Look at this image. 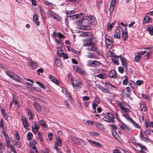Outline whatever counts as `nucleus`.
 Instances as JSON below:
<instances>
[{"label":"nucleus","mask_w":153,"mask_h":153,"mask_svg":"<svg viewBox=\"0 0 153 153\" xmlns=\"http://www.w3.org/2000/svg\"><path fill=\"white\" fill-rule=\"evenodd\" d=\"M120 109L125 111L126 113H128L130 112V110L129 109L124 107V106L121 108Z\"/></svg>","instance_id":"a19ab883"},{"label":"nucleus","mask_w":153,"mask_h":153,"mask_svg":"<svg viewBox=\"0 0 153 153\" xmlns=\"http://www.w3.org/2000/svg\"><path fill=\"white\" fill-rule=\"evenodd\" d=\"M125 79L123 81V84L124 85H126L128 83V78L126 76H124Z\"/></svg>","instance_id":"7c9ffc66"},{"label":"nucleus","mask_w":153,"mask_h":153,"mask_svg":"<svg viewBox=\"0 0 153 153\" xmlns=\"http://www.w3.org/2000/svg\"><path fill=\"white\" fill-rule=\"evenodd\" d=\"M99 88L103 92L109 93L110 92V91L106 88H103L102 86H100L99 87Z\"/></svg>","instance_id":"393cba45"},{"label":"nucleus","mask_w":153,"mask_h":153,"mask_svg":"<svg viewBox=\"0 0 153 153\" xmlns=\"http://www.w3.org/2000/svg\"><path fill=\"white\" fill-rule=\"evenodd\" d=\"M123 116L131 122V121H133V120L130 117L129 115L128 114L124 113L123 114Z\"/></svg>","instance_id":"c756f323"},{"label":"nucleus","mask_w":153,"mask_h":153,"mask_svg":"<svg viewBox=\"0 0 153 153\" xmlns=\"http://www.w3.org/2000/svg\"><path fill=\"white\" fill-rule=\"evenodd\" d=\"M84 19H86L88 22V23L89 24L95 25L97 24L95 18L94 16L91 15L84 16Z\"/></svg>","instance_id":"7ed1b4c3"},{"label":"nucleus","mask_w":153,"mask_h":153,"mask_svg":"<svg viewBox=\"0 0 153 153\" xmlns=\"http://www.w3.org/2000/svg\"><path fill=\"white\" fill-rule=\"evenodd\" d=\"M19 76L16 74H13L11 78L16 81H19Z\"/></svg>","instance_id":"2f4dec72"},{"label":"nucleus","mask_w":153,"mask_h":153,"mask_svg":"<svg viewBox=\"0 0 153 153\" xmlns=\"http://www.w3.org/2000/svg\"><path fill=\"white\" fill-rule=\"evenodd\" d=\"M141 111H145L146 110V107L145 105H141Z\"/></svg>","instance_id":"58836bf2"},{"label":"nucleus","mask_w":153,"mask_h":153,"mask_svg":"<svg viewBox=\"0 0 153 153\" xmlns=\"http://www.w3.org/2000/svg\"><path fill=\"white\" fill-rule=\"evenodd\" d=\"M5 139V141L6 142V145L7 147L9 146H10L11 145H10V141L9 140V138H6Z\"/></svg>","instance_id":"49530a36"},{"label":"nucleus","mask_w":153,"mask_h":153,"mask_svg":"<svg viewBox=\"0 0 153 153\" xmlns=\"http://www.w3.org/2000/svg\"><path fill=\"white\" fill-rule=\"evenodd\" d=\"M89 54L87 55V57L95 59L97 57V56L95 55L93 53L89 52L88 53Z\"/></svg>","instance_id":"b1692460"},{"label":"nucleus","mask_w":153,"mask_h":153,"mask_svg":"<svg viewBox=\"0 0 153 153\" xmlns=\"http://www.w3.org/2000/svg\"><path fill=\"white\" fill-rule=\"evenodd\" d=\"M90 134L92 136H98L99 134L96 132H91Z\"/></svg>","instance_id":"bf43d9fd"},{"label":"nucleus","mask_w":153,"mask_h":153,"mask_svg":"<svg viewBox=\"0 0 153 153\" xmlns=\"http://www.w3.org/2000/svg\"><path fill=\"white\" fill-rule=\"evenodd\" d=\"M43 71H44V69L42 68H39L37 70V72L38 73V74L39 75H40V74H39L40 73H43Z\"/></svg>","instance_id":"603ef678"},{"label":"nucleus","mask_w":153,"mask_h":153,"mask_svg":"<svg viewBox=\"0 0 153 153\" xmlns=\"http://www.w3.org/2000/svg\"><path fill=\"white\" fill-rule=\"evenodd\" d=\"M90 47L87 48L88 51H96V53L99 55H102V52L99 49L97 46L95 45V43L93 42V45H91Z\"/></svg>","instance_id":"f03ea898"},{"label":"nucleus","mask_w":153,"mask_h":153,"mask_svg":"<svg viewBox=\"0 0 153 153\" xmlns=\"http://www.w3.org/2000/svg\"><path fill=\"white\" fill-rule=\"evenodd\" d=\"M76 13V11L75 10L71 11H67L66 14L67 15V17H68L72 15H71V14L73 15Z\"/></svg>","instance_id":"5701e85b"},{"label":"nucleus","mask_w":153,"mask_h":153,"mask_svg":"<svg viewBox=\"0 0 153 153\" xmlns=\"http://www.w3.org/2000/svg\"><path fill=\"white\" fill-rule=\"evenodd\" d=\"M8 148H10L11 149V150L14 153H16V151L15 150L14 146L11 145L10 146H9Z\"/></svg>","instance_id":"09e8293b"},{"label":"nucleus","mask_w":153,"mask_h":153,"mask_svg":"<svg viewBox=\"0 0 153 153\" xmlns=\"http://www.w3.org/2000/svg\"><path fill=\"white\" fill-rule=\"evenodd\" d=\"M4 121L3 119H1L0 122V126L3 128L4 126Z\"/></svg>","instance_id":"0e129e2a"},{"label":"nucleus","mask_w":153,"mask_h":153,"mask_svg":"<svg viewBox=\"0 0 153 153\" xmlns=\"http://www.w3.org/2000/svg\"><path fill=\"white\" fill-rule=\"evenodd\" d=\"M152 21V18L149 16H146L144 17L143 21V23L146 24L149 22H151Z\"/></svg>","instance_id":"4468645a"},{"label":"nucleus","mask_w":153,"mask_h":153,"mask_svg":"<svg viewBox=\"0 0 153 153\" xmlns=\"http://www.w3.org/2000/svg\"><path fill=\"white\" fill-rule=\"evenodd\" d=\"M33 137L32 134L31 132H29L27 134V138L28 140H31Z\"/></svg>","instance_id":"79ce46f5"},{"label":"nucleus","mask_w":153,"mask_h":153,"mask_svg":"<svg viewBox=\"0 0 153 153\" xmlns=\"http://www.w3.org/2000/svg\"><path fill=\"white\" fill-rule=\"evenodd\" d=\"M72 139V141L73 142L74 144H76L78 143V141H77L78 138L74 136H72L71 137Z\"/></svg>","instance_id":"72a5a7b5"},{"label":"nucleus","mask_w":153,"mask_h":153,"mask_svg":"<svg viewBox=\"0 0 153 153\" xmlns=\"http://www.w3.org/2000/svg\"><path fill=\"white\" fill-rule=\"evenodd\" d=\"M27 113L30 117V120L33 117V114L30 111H27Z\"/></svg>","instance_id":"4d7b16f0"},{"label":"nucleus","mask_w":153,"mask_h":153,"mask_svg":"<svg viewBox=\"0 0 153 153\" xmlns=\"http://www.w3.org/2000/svg\"><path fill=\"white\" fill-rule=\"evenodd\" d=\"M104 75L102 74H100L97 75L96 76L100 79H102L105 78Z\"/></svg>","instance_id":"3c124183"},{"label":"nucleus","mask_w":153,"mask_h":153,"mask_svg":"<svg viewBox=\"0 0 153 153\" xmlns=\"http://www.w3.org/2000/svg\"><path fill=\"white\" fill-rule=\"evenodd\" d=\"M118 70L119 72L123 74L124 72V71H125V69H124V67L123 68L122 67L120 66L118 68Z\"/></svg>","instance_id":"c03bdc74"},{"label":"nucleus","mask_w":153,"mask_h":153,"mask_svg":"<svg viewBox=\"0 0 153 153\" xmlns=\"http://www.w3.org/2000/svg\"><path fill=\"white\" fill-rule=\"evenodd\" d=\"M58 36L60 39H62L65 37V36L60 33H58Z\"/></svg>","instance_id":"052dcab7"},{"label":"nucleus","mask_w":153,"mask_h":153,"mask_svg":"<svg viewBox=\"0 0 153 153\" xmlns=\"http://www.w3.org/2000/svg\"><path fill=\"white\" fill-rule=\"evenodd\" d=\"M35 128L37 129H39L40 128V125L39 123L36 121H35L34 123Z\"/></svg>","instance_id":"a18cd8bd"},{"label":"nucleus","mask_w":153,"mask_h":153,"mask_svg":"<svg viewBox=\"0 0 153 153\" xmlns=\"http://www.w3.org/2000/svg\"><path fill=\"white\" fill-rule=\"evenodd\" d=\"M75 83V87L76 88V91H80V88L82 87V84L77 80H76Z\"/></svg>","instance_id":"ddd939ff"},{"label":"nucleus","mask_w":153,"mask_h":153,"mask_svg":"<svg viewBox=\"0 0 153 153\" xmlns=\"http://www.w3.org/2000/svg\"><path fill=\"white\" fill-rule=\"evenodd\" d=\"M112 134L113 136L117 140L119 138V136L115 130L112 131Z\"/></svg>","instance_id":"bb28decb"},{"label":"nucleus","mask_w":153,"mask_h":153,"mask_svg":"<svg viewBox=\"0 0 153 153\" xmlns=\"http://www.w3.org/2000/svg\"><path fill=\"white\" fill-rule=\"evenodd\" d=\"M71 51L74 53L75 54L77 55H79V52L77 50H75V49L71 48Z\"/></svg>","instance_id":"5fc2aeb1"},{"label":"nucleus","mask_w":153,"mask_h":153,"mask_svg":"<svg viewBox=\"0 0 153 153\" xmlns=\"http://www.w3.org/2000/svg\"><path fill=\"white\" fill-rule=\"evenodd\" d=\"M108 75L110 77L115 79L118 78V77L116 75V71L113 70H111L109 72Z\"/></svg>","instance_id":"9d476101"},{"label":"nucleus","mask_w":153,"mask_h":153,"mask_svg":"<svg viewBox=\"0 0 153 153\" xmlns=\"http://www.w3.org/2000/svg\"><path fill=\"white\" fill-rule=\"evenodd\" d=\"M116 0H112L110 3L109 13H112L114 10L115 4L116 3Z\"/></svg>","instance_id":"6e6552de"},{"label":"nucleus","mask_w":153,"mask_h":153,"mask_svg":"<svg viewBox=\"0 0 153 153\" xmlns=\"http://www.w3.org/2000/svg\"><path fill=\"white\" fill-rule=\"evenodd\" d=\"M94 39H95V38L94 37L84 38L82 40L84 42L83 43V46H90L91 45H93V40Z\"/></svg>","instance_id":"20e7f679"},{"label":"nucleus","mask_w":153,"mask_h":153,"mask_svg":"<svg viewBox=\"0 0 153 153\" xmlns=\"http://www.w3.org/2000/svg\"><path fill=\"white\" fill-rule=\"evenodd\" d=\"M40 124L42 126H43L44 128H45L46 127H47V125L45 124V123H44L43 121L42 120H41L40 121Z\"/></svg>","instance_id":"6e6d98bb"},{"label":"nucleus","mask_w":153,"mask_h":153,"mask_svg":"<svg viewBox=\"0 0 153 153\" xmlns=\"http://www.w3.org/2000/svg\"><path fill=\"white\" fill-rule=\"evenodd\" d=\"M33 20L34 22L36 24V25L39 26L40 24L39 22L38 21V14H35L33 17Z\"/></svg>","instance_id":"dca6fc26"},{"label":"nucleus","mask_w":153,"mask_h":153,"mask_svg":"<svg viewBox=\"0 0 153 153\" xmlns=\"http://www.w3.org/2000/svg\"><path fill=\"white\" fill-rule=\"evenodd\" d=\"M5 73L10 78H11L12 75L13 74L12 72L9 70L6 71Z\"/></svg>","instance_id":"ea45409f"},{"label":"nucleus","mask_w":153,"mask_h":153,"mask_svg":"<svg viewBox=\"0 0 153 153\" xmlns=\"http://www.w3.org/2000/svg\"><path fill=\"white\" fill-rule=\"evenodd\" d=\"M137 144L140 147L141 149H143L146 151H147L146 148L144 146L141 145L140 143H137Z\"/></svg>","instance_id":"de8ad7c7"},{"label":"nucleus","mask_w":153,"mask_h":153,"mask_svg":"<svg viewBox=\"0 0 153 153\" xmlns=\"http://www.w3.org/2000/svg\"><path fill=\"white\" fill-rule=\"evenodd\" d=\"M34 105L35 108L37 110L39 111L41 109L40 105L38 104V103L36 102H34Z\"/></svg>","instance_id":"c9c22d12"},{"label":"nucleus","mask_w":153,"mask_h":153,"mask_svg":"<svg viewBox=\"0 0 153 153\" xmlns=\"http://www.w3.org/2000/svg\"><path fill=\"white\" fill-rule=\"evenodd\" d=\"M119 127L122 130H124L126 129L128 131H130L131 129L128 126L123 123L119 124Z\"/></svg>","instance_id":"f8f14e48"},{"label":"nucleus","mask_w":153,"mask_h":153,"mask_svg":"<svg viewBox=\"0 0 153 153\" xmlns=\"http://www.w3.org/2000/svg\"><path fill=\"white\" fill-rule=\"evenodd\" d=\"M88 141L91 144H93L96 145L97 146H101L100 144L98 142L93 141L90 140H88Z\"/></svg>","instance_id":"cd10ccee"},{"label":"nucleus","mask_w":153,"mask_h":153,"mask_svg":"<svg viewBox=\"0 0 153 153\" xmlns=\"http://www.w3.org/2000/svg\"><path fill=\"white\" fill-rule=\"evenodd\" d=\"M74 69L77 72L81 73L82 70L80 68L77 66H74L73 67Z\"/></svg>","instance_id":"f704fd0d"},{"label":"nucleus","mask_w":153,"mask_h":153,"mask_svg":"<svg viewBox=\"0 0 153 153\" xmlns=\"http://www.w3.org/2000/svg\"><path fill=\"white\" fill-rule=\"evenodd\" d=\"M91 70L93 72L96 73H99L100 72V71L99 69L97 68H93L91 69Z\"/></svg>","instance_id":"338daca9"},{"label":"nucleus","mask_w":153,"mask_h":153,"mask_svg":"<svg viewBox=\"0 0 153 153\" xmlns=\"http://www.w3.org/2000/svg\"><path fill=\"white\" fill-rule=\"evenodd\" d=\"M53 18L58 21H60L61 20V18L56 13Z\"/></svg>","instance_id":"4c0bfd02"},{"label":"nucleus","mask_w":153,"mask_h":153,"mask_svg":"<svg viewBox=\"0 0 153 153\" xmlns=\"http://www.w3.org/2000/svg\"><path fill=\"white\" fill-rule=\"evenodd\" d=\"M80 29L83 30H90L91 28L89 26L82 25L80 27Z\"/></svg>","instance_id":"aec40b11"},{"label":"nucleus","mask_w":153,"mask_h":153,"mask_svg":"<svg viewBox=\"0 0 153 153\" xmlns=\"http://www.w3.org/2000/svg\"><path fill=\"white\" fill-rule=\"evenodd\" d=\"M122 37L124 40H126L128 36V34L127 30L126 27L125 26L124 30H122Z\"/></svg>","instance_id":"1a4fd4ad"},{"label":"nucleus","mask_w":153,"mask_h":153,"mask_svg":"<svg viewBox=\"0 0 153 153\" xmlns=\"http://www.w3.org/2000/svg\"><path fill=\"white\" fill-rule=\"evenodd\" d=\"M116 23V22H114L111 24L110 23H108L106 25L107 31H109L110 30L112 29L114 25Z\"/></svg>","instance_id":"2eb2a0df"},{"label":"nucleus","mask_w":153,"mask_h":153,"mask_svg":"<svg viewBox=\"0 0 153 153\" xmlns=\"http://www.w3.org/2000/svg\"><path fill=\"white\" fill-rule=\"evenodd\" d=\"M141 58V53H138L135 57L134 61L138 62Z\"/></svg>","instance_id":"473e14b6"},{"label":"nucleus","mask_w":153,"mask_h":153,"mask_svg":"<svg viewBox=\"0 0 153 153\" xmlns=\"http://www.w3.org/2000/svg\"><path fill=\"white\" fill-rule=\"evenodd\" d=\"M84 18L82 19H79L77 20L76 21V24L77 25L79 26V27H78L80 29V27H81V26L82 25V24L83 20H84Z\"/></svg>","instance_id":"4be33fe9"},{"label":"nucleus","mask_w":153,"mask_h":153,"mask_svg":"<svg viewBox=\"0 0 153 153\" xmlns=\"http://www.w3.org/2000/svg\"><path fill=\"white\" fill-rule=\"evenodd\" d=\"M112 61L113 62L116 64L117 65H118L119 64V62H118V59L116 58L112 59Z\"/></svg>","instance_id":"8fccbe9b"},{"label":"nucleus","mask_w":153,"mask_h":153,"mask_svg":"<svg viewBox=\"0 0 153 153\" xmlns=\"http://www.w3.org/2000/svg\"><path fill=\"white\" fill-rule=\"evenodd\" d=\"M83 14L82 13H80L79 14H75L74 15H73L69 17H70V19L72 21L74 19H75L77 18H78L79 17V16L80 15H82Z\"/></svg>","instance_id":"6ab92c4d"},{"label":"nucleus","mask_w":153,"mask_h":153,"mask_svg":"<svg viewBox=\"0 0 153 153\" xmlns=\"http://www.w3.org/2000/svg\"><path fill=\"white\" fill-rule=\"evenodd\" d=\"M57 144L58 146H60L62 144V141L60 139H58L57 142Z\"/></svg>","instance_id":"774afa93"},{"label":"nucleus","mask_w":153,"mask_h":153,"mask_svg":"<svg viewBox=\"0 0 153 153\" xmlns=\"http://www.w3.org/2000/svg\"><path fill=\"white\" fill-rule=\"evenodd\" d=\"M102 117H103V120L109 122L111 123L114 121V118L113 114L111 113H108L106 114H102Z\"/></svg>","instance_id":"f257e3e1"},{"label":"nucleus","mask_w":153,"mask_h":153,"mask_svg":"<svg viewBox=\"0 0 153 153\" xmlns=\"http://www.w3.org/2000/svg\"><path fill=\"white\" fill-rule=\"evenodd\" d=\"M121 31L119 29H117L115 30V33L114 37L116 38H119L120 37Z\"/></svg>","instance_id":"a211bd4d"},{"label":"nucleus","mask_w":153,"mask_h":153,"mask_svg":"<svg viewBox=\"0 0 153 153\" xmlns=\"http://www.w3.org/2000/svg\"><path fill=\"white\" fill-rule=\"evenodd\" d=\"M37 133L40 140L42 142L43 139L41 134L39 132H38Z\"/></svg>","instance_id":"680f3d73"},{"label":"nucleus","mask_w":153,"mask_h":153,"mask_svg":"<svg viewBox=\"0 0 153 153\" xmlns=\"http://www.w3.org/2000/svg\"><path fill=\"white\" fill-rule=\"evenodd\" d=\"M57 53L59 54V56H62L64 58V59H67L68 58V55L65 53L63 52H61L60 53L58 52Z\"/></svg>","instance_id":"c85d7f7f"},{"label":"nucleus","mask_w":153,"mask_h":153,"mask_svg":"<svg viewBox=\"0 0 153 153\" xmlns=\"http://www.w3.org/2000/svg\"><path fill=\"white\" fill-rule=\"evenodd\" d=\"M116 103L117 105V106L120 109L124 106V103L123 102H120L118 101H116Z\"/></svg>","instance_id":"a878e982"},{"label":"nucleus","mask_w":153,"mask_h":153,"mask_svg":"<svg viewBox=\"0 0 153 153\" xmlns=\"http://www.w3.org/2000/svg\"><path fill=\"white\" fill-rule=\"evenodd\" d=\"M92 33L90 32H83L82 33L80 34L81 36L84 37L86 36H90L92 35Z\"/></svg>","instance_id":"412c9836"},{"label":"nucleus","mask_w":153,"mask_h":153,"mask_svg":"<svg viewBox=\"0 0 153 153\" xmlns=\"http://www.w3.org/2000/svg\"><path fill=\"white\" fill-rule=\"evenodd\" d=\"M98 105V103L95 102L92 104V108L93 109H96V107Z\"/></svg>","instance_id":"e2e57ef3"},{"label":"nucleus","mask_w":153,"mask_h":153,"mask_svg":"<svg viewBox=\"0 0 153 153\" xmlns=\"http://www.w3.org/2000/svg\"><path fill=\"white\" fill-rule=\"evenodd\" d=\"M88 64L91 67H95L99 66L100 63L96 60H89L88 62Z\"/></svg>","instance_id":"39448f33"},{"label":"nucleus","mask_w":153,"mask_h":153,"mask_svg":"<svg viewBox=\"0 0 153 153\" xmlns=\"http://www.w3.org/2000/svg\"><path fill=\"white\" fill-rule=\"evenodd\" d=\"M48 14L49 15V16L51 18H53V16L55 15V13L51 10H48Z\"/></svg>","instance_id":"e433bc0d"},{"label":"nucleus","mask_w":153,"mask_h":153,"mask_svg":"<svg viewBox=\"0 0 153 153\" xmlns=\"http://www.w3.org/2000/svg\"><path fill=\"white\" fill-rule=\"evenodd\" d=\"M48 77L51 80L57 85H58L59 83L58 82V80L53 76L51 74L48 75Z\"/></svg>","instance_id":"9b49d317"},{"label":"nucleus","mask_w":153,"mask_h":153,"mask_svg":"<svg viewBox=\"0 0 153 153\" xmlns=\"http://www.w3.org/2000/svg\"><path fill=\"white\" fill-rule=\"evenodd\" d=\"M131 122L133 123V125H134V126L135 127L139 128H140V126H139L135 122H134L133 120V121H131Z\"/></svg>","instance_id":"69168bd1"},{"label":"nucleus","mask_w":153,"mask_h":153,"mask_svg":"<svg viewBox=\"0 0 153 153\" xmlns=\"http://www.w3.org/2000/svg\"><path fill=\"white\" fill-rule=\"evenodd\" d=\"M21 120L25 128V129L28 128L29 125L27 118L23 116H21Z\"/></svg>","instance_id":"0eeeda50"},{"label":"nucleus","mask_w":153,"mask_h":153,"mask_svg":"<svg viewBox=\"0 0 153 153\" xmlns=\"http://www.w3.org/2000/svg\"><path fill=\"white\" fill-rule=\"evenodd\" d=\"M15 137L16 138L17 140H20L19 135L18 132H16V134H15Z\"/></svg>","instance_id":"13d9d810"},{"label":"nucleus","mask_w":153,"mask_h":153,"mask_svg":"<svg viewBox=\"0 0 153 153\" xmlns=\"http://www.w3.org/2000/svg\"><path fill=\"white\" fill-rule=\"evenodd\" d=\"M143 83V80H137L136 82V84L138 86L142 84Z\"/></svg>","instance_id":"864d4df0"},{"label":"nucleus","mask_w":153,"mask_h":153,"mask_svg":"<svg viewBox=\"0 0 153 153\" xmlns=\"http://www.w3.org/2000/svg\"><path fill=\"white\" fill-rule=\"evenodd\" d=\"M36 83H37L38 85H39V86L42 88L43 89H45V86L42 83H41L40 82H39V81H36Z\"/></svg>","instance_id":"37998d69"},{"label":"nucleus","mask_w":153,"mask_h":153,"mask_svg":"<svg viewBox=\"0 0 153 153\" xmlns=\"http://www.w3.org/2000/svg\"><path fill=\"white\" fill-rule=\"evenodd\" d=\"M106 44L107 46H111L113 44V41L112 39L106 38L105 39Z\"/></svg>","instance_id":"f3484780"},{"label":"nucleus","mask_w":153,"mask_h":153,"mask_svg":"<svg viewBox=\"0 0 153 153\" xmlns=\"http://www.w3.org/2000/svg\"><path fill=\"white\" fill-rule=\"evenodd\" d=\"M120 59L124 69H125V71H127L128 70L127 63L126 59L124 57H121Z\"/></svg>","instance_id":"423d86ee"}]
</instances>
